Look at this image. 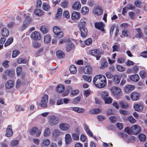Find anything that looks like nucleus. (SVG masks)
Segmentation results:
<instances>
[{
  "label": "nucleus",
  "instance_id": "f03ea898",
  "mask_svg": "<svg viewBox=\"0 0 147 147\" xmlns=\"http://www.w3.org/2000/svg\"><path fill=\"white\" fill-rule=\"evenodd\" d=\"M48 123L51 126L56 125L59 121V117L54 115L49 116L48 117Z\"/></svg>",
  "mask_w": 147,
  "mask_h": 147
},
{
  "label": "nucleus",
  "instance_id": "79ce46f5",
  "mask_svg": "<svg viewBox=\"0 0 147 147\" xmlns=\"http://www.w3.org/2000/svg\"><path fill=\"white\" fill-rule=\"evenodd\" d=\"M63 10L61 8L59 9L56 15V18L57 19H59L61 18L62 13Z\"/></svg>",
  "mask_w": 147,
  "mask_h": 147
},
{
  "label": "nucleus",
  "instance_id": "5fc2aeb1",
  "mask_svg": "<svg viewBox=\"0 0 147 147\" xmlns=\"http://www.w3.org/2000/svg\"><path fill=\"white\" fill-rule=\"evenodd\" d=\"M15 110L18 112H20V111H24L25 110L24 109L21 107L20 106L17 105L15 107Z\"/></svg>",
  "mask_w": 147,
  "mask_h": 147
},
{
  "label": "nucleus",
  "instance_id": "4468645a",
  "mask_svg": "<svg viewBox=\"0 0 147 147\" xmlns=\"http://www.w3.org/2000/svg\"><path fill=\"white\" fill-rule=\"evenodd\" d=\"M6 134L5 136L8 137H11L13 134V131L12 129L11 126L9 125H8L6 129Z\"/></svg>",
  "mask_w": 147,
  "mask_h": 147
},
{
  "label": "nucleus",
  "instance_id": "69168bd1",
  "mask_svg": "<svg viewBox=\"0 0 147 147\" xmlns=\"http://www.w3.org/2000/svg\"><path fill=\"white\" fill-rule=\"evenodd\" d=\"M105 75L107 77L108 79H111L113 76L112 74L109 71H107L105 73Z\"/></svg>",
  "mask_w": 147,
  "mask_h": 147
},
{
  "label": "nucleus",
  "instance_id": "f8f14e48",
  "mask_svg": "<svg viewBox=\"0 0 147 147\" xmlns=\"http://www.w3.org/2000/svg\"><path fill=\"white\" fill-rule=\"evenodd\" d=\"M94 26L96 28L101 30V31H105L104 27V24L102 22H96L94 23Z\"/></svg>",
  "mask_w": 147,
  "mask_h": 147
},
{
  "label": "nucleus",
  "instance_id": "a211bd4d",
  "mask_svg": "<svg viewBox=\"0 0 147 147\" xmlns=\"http://www.w3.org/2000/svg\"><path fill=\"white\" fill-rule=\"evenodd\" d=\"M140 94L137 92H132L130 94L131 99L134 101H136L140 97Z\"/></svg>",
  "mask_w": 147,
  "mask_h": 147
},
{
  "label": "nucleus",
  "instance_id": "412c9836",
  "mask_svg": "<svg viewBox=\"0 0 147 147\" xmlns=\"http://www.w3.org/2000/svg\"><path fill=\"white\" fill-rule=\"evenodd\" d=\"M76 133H73L72 134L73 139L75 140H78L79 139L80 131L77 129L76 131Z\"/></svg>",
  "mask_w": 147,
  "mask_h": 147
},
{
  "label": "nucleus",
  "instance_id": "338daca9",
  "mask_svg": "<svg viewBox=\"0 0 147 147\" xmlns=\"http://www.w3.org/2000/svg\"><path fill=\"white\" fill-rule=\"evenodd\" d=\"M128 120L132 123H134L136 122V119L131 116H130L128 117Z\"/></svg>",
  "mask_w": 147,
  "mask_h": 147
},
{
  "label": "nucleus",
  "instance_id": "864d4df0",
  "mask_svg": "<svg viewBox=\"0 0 147 147\" xmlns=\"http://www.w3.org/2000/svg\"><path fill=\"white\" fill-rule=\"evenodd\" d=\"M68 3L67 0H65L61 3V6L63 8H66L68 6Z\"/></svg>",
  "mask_w": 147,
  "mask_h": 147
},
{
  "label": "nucleus",
  "instance_id": "13d9d810",
  "mask_svg": "<svg viewBox=\"0 0 147 147\" xmlns=\"http://www.w3.org/2000/svg\"><path fill=\"white\" fill-rule=\"evenodd\" d=\"M20 53V51L16 49L13 51L12 52V57L15 58Z\"/></svg>",
  "mask_w": 147,
  "mask_h": 147
},
{
  "label": "nucleus",
  "instance_id": "4c0bfd02",
  "mask_svg": "<svg viewBox=\"0 0 147 147\" xmlns=\"http://www.w3.org/2000/svg\"><path fill=\"white\" fill-rule=\"evenodd\" d=\"M56 55L57 57L60 58H63L65 56L64 53L61 50L57 51Z\"/></svg>",
  "mask_w": 147,
  "mask_h": 147
},
{
  "label": "nucleus",
  "instance_id": "c756f323",
  "mask_svg": "<svg viewBox=\"0 0 147 147\" xmlns=\"http://www.w3.org/2000/svg\"><path fill=\"white\" fill-rule=\"evenodd\" d=\"M81 7V4L79 1L75 2L72 6V8L76 10L80 9Z\"/></svg>",
  "mask_w": 147,
  "mask_h": 147
},
{
  "label": "nucleus",
  "instance_id": "20e7f679",
  "mask_svg": "<svg viewBox=\"0 0 147 147\" xmlns=\"http://www.w3.org/2000/svg\"><path fill=\"white\" fill-rule=\"evenodd\" d=\"M24 16L25 19L22 25L19 28V29L20 30H24L28 26L31 20L30 18L27 14H25Z\"/></svg>",
  "mask_w": 147,
  "mask_h": 147
},
{
  "label": "nucleus",
  "instance_id": "37998d69",
  "mask_svg": "<svg viewBox=\"0 0 147 147\" xmlns=\"http://www.w3.org/2000/svg\"><path fill=\"white\" fill-rule=\"evenodd\" d=\"M69 70L70 73L72 74H75L77 72L76 67L74 65H71L70 66Z\"/></svg>",
  "mask_w": 147,
  "mask_h": 147
},
{
  "label": "nucleus",
  "instance_id": "f704fd0d",
  "mask_svg": "<svg viewBox=\"0 0 147 147\" xmlns=\"http://www.w3.org/2000/svg\"><path fill=\"white\" fill-rule=\"evenodd\" d=\"M56 90L57 92L62 93L64 91L65 87L63 85H59L56 87Z\"/></svg>",
  "mask_w": 147,
  "mask_h": 147
},
{
  "label": "nucleus",
  "instance_id": "72a5a7b5",
  "mask_svg": "<svg viewBox=\"0 0 147 147\" xmlns=\"http://www.w3.org/2000/svg\"><path fill=\"white\" fill-rule=\"evenodd\" d=\"M129 78L132 81L134 82H137L139 79V77L138 75L135 74L130 76Z\"/></svg>",
  "mask_w": 147,
  "mask_h": 147
},
{
  "label": "nucleus",
  "instance_id": "a19ab883",
  "mask_svg": "<svg viewBox=\"0 0 147 147\" xmlns=\"http://www.w3.org/2000/svg\"><path fill=\"white\" fill-rule=\"evenodd\" d=\"M51 40V37L49 34L45 35L44 38V42L45 43H48L50 42Z\"/></svg>",
  "mask_w": 147,
  "mask_h": 147
},
{
  "label": "nucleus",
  "instance_id": "774afa93",
  "mask_svg": "<svg viewBox=\"0 0 147 147\" xmlns=\"http://www.w3.org/2000/svg\"><path fill=\"white\" fill-rule=\"evenodd\" d=\"M92 40L91 38H89L84 41V43L87 45H88L91 44L92 43Z\"/></svg>",
  "mask_w": 147,
  "mask_h": 147
},
{
  "label": "nucleus",
  "instance_id": "a18cd8bd",
  "mask_svg": "<svg viewBox=\"0 0 147 147\" xmlns=\"http://www.w3.org/2000/svg\"><path fill=\"white\" fill-rule=\"evenodd\" d=\"M84 128L87 134L89 136H92V133L90 129L89 128L88 125L86 124L84 125Z\"/></svg>",
  "mask_w": 147,
  "mask_h": 147
},
{
  "label": "nucleus",
  "instance_id": "423d86ee",
  "mask_svg": "<svg viewBox=\"0 0 147 147\" xmlns=\"http://www.w3.org/2000/svg\"><path fill=\"white\" fill-rule=\"evenodd\" d=\"M89 53L91 55L95 57L97 60H98L101 57L102 52L99 49H95L90 50Z\"/></svg>",
  "mask_w": 147,
  "mask_h": 147
},
{
  "label": "nucleus",
  "instance_id": "ddd939ff",
  "mask_svg": "<svg viewBox=\"0 0 147 147\" xmlns=\"http://www.w3.org/2000/svg\"><path fill=\"white\" fill-rule=\"evenodd\" d=\"M14 82L13 80H9L5 83V87L7 89H11L14 86Z\"/></svg>",
  "mask_w": 147,
  "mask_h": 147
},
{
  "label": "nucleus",
  "instance_id": "2eb2a0df",
  "mask_svg": "<svg viewBox=\"0 0 147 147\" xmlns=\"http://www.w3.org/2000/svg\"><path fill=\"white\" fill-rule=\"evenodd\" d=\"M59 127L61 130L66 131L69 129L70 125L67 123H61L59 125Z\"/></svg>",
  "mask_w": 147,
  "mask_h": 147
},
{
  "label": "nucleus",
  "instance_id": "cd10ccee",
  "mask_svg": "<svg viewBox=\"0 0 147 147\" xmlns=\"http://www.w3.org/2000/svg\"><path fill=\"white\" fill-rule=\"evenodd\" d=\"M70 110H73L78 113H83L85 111V110L82 108L77 107H72L70 108Z\"/></svg>",
  "mask_w": 147,
  "mask_h": 147
},
{
  "label": "nucleus",
  "instance_id": "1a4fd4ad",
  "mask_svg": "<svg viewBox=\"0 0 147 147\" xmlns=\"http://www.w3.org/2000/svg\"><path fill=\"white\" fill-rule=\"evenodd\" d=\"M53 31L56 36L59 38L63 36V33L58 26H55L53 28Z\"/></svg>",
  "mask_w": 147,
  "mask_h": 147
},
{
  "label": "nucleus",
  "instance_id": "9d476101",
  "mask_svg": "<svg viewBox=\"0 0 147 147\" xmlns=\"http://www.w3.org/2000/svg\"><path fill=\"white\" fill-rule=\"evenodd\" d=\"M30 37L32 39L36 40H39L41 38L40 34L37 31L32 32L30 35Z\"/></svg>",
  "mask_w": 147,
  "mask_h": 147
},
{
  "label": "nucleus",
  "instance_id": "c85d7f7f",
  "mask_svg": "<svg viewBox=\"0 0 147 147\" xmlns=\"http://www.w3.org/2000/svg\"><path fill=\"white\" fill-rule=\"evenodd\" d=\"M68 43L67 44L66 47V49L67 51L68 52L70 51L73 48H74V45L71 41L69 39V41L68 42Z\"/></svg>",
  "mask_w": 147,
  "mask_h": 147
},
{
  "label": "nucleus",
  "instance_id": "3c124183",
  "mask_svg": "<svg viewBox=\"0 0 147 147\" xmlns=\"http://www.w3.org/2000/svg\"><path fill=\"white\" fill-rule=\"evenodd\" d=\"M108 63L105 60H102L101 63L100 68L101 69H103L107 67Z\"/></svg>",
  "mask_w": 147,
  "mask_h": 147
},
{
  "label": "nucleus",
  "instance_id": "c9c22d12",
  "mask_svg": "<svg viewBox=\"0 0 147 147\" xmlns=\"http://www.w3.org/2000/svg\"><path fill=\"white\" fill-rule=\"evenodd\" d=\"M4 76H8L11 77L13 76L14 74V72L13 71L7 69L5 71Z\"/></svg>",
  "mask_w": 147,
  "mask_h": 147
},
{
  "label": "nucleus",
  "instance_id": "b1692460",
  "mask_svg": "<svg viewBox=\"0 0 147 147\" xmlns=\"http://www.w3.org/2000/svg\"><path fill=\"white\" fill-rule=\"evenodd\" d=\"M113 80L114 83L116 84H117L120 82L121 76L120 75H115L113 76Z\"/></svg>",
  "mask_w": 147,
  "mask_h": 147
},
{
  "label": "nucleus",
  "instance_id": "bf43d9fd",
  "mask_svg": "<svg viewBox=\"0 0 147 147\" xmlns=\"http://www.w3.org/2000/svg\"><path fill=\"white\" fill-rule=\"evenodd\" d=\"M27 60L23 58H20L17 60V62L19 64L26 63H27Z\"/></svg>",
  "mask_w": 147,
  "mask_h": 147
},
{
  "label": "nucleus",
  "instance_id": "de8ad7c7",
  "mask_svg": "<svg viewBox=\"0 0 147 147\" xmlns=\"http://www.w3.org/2000/svg\"><path fill=\"white\" fill-rule=\"evenodd\" d=\"M42 9L45 11H48L51 8L50 5L46 3H42Z\"/></svg>",
  "mask_w": 147,
  "mask_h": 147
},
{
  "label": "nucleus",
  "instance_id": "393cba45",
  "mask_svg": "<svg viewBox=\"0 0 147 147\" xmlns=\"http://www.w3.org/2000/svg\"><path fill=\"white\" fill-rule=\"evenodd\" d=\"M65 142L66 144H69L72 141V139L70 134H67L65 136Z\"/></svg>",
  "mask_w": 147,
  "mask_h": 147
},
{
  "label": "nucleus",
  "instance_id": "e2e57ef3",
  "mask_svg": "<svg viewBox=\"0 0 147 147\" xmlns=\"http://www.w3.org/2000/svg\"><path fill=\"white\" fill-rule=\"evenodd\" d=\"M129 32L128 30L126 29H123L122 31V34L124 37H127Z\"/></svg>",
  "mask_w": 147,
  "mask_h": 147
},
{
  "label": "nucleus",
  "instance_id": "6e6d98bb",
  "mask_svg": "<svg viewBox=\"0 0 147 147\" xmlns=\"http://www.w3.org/2000/svg\"><path fill=\"white\" fill-rule=\"evenodd\" d=\"M119 104L121 107L123 108L126 109L128 107V104L126 102H123L122 101L120 102Z\"/></svg>",
  "mask_w": 147,
  "mask_h": 147
},
{
  "label": "nucleus",
  "instance_id": "09e8293b",
  "mask_svg": "<svg viewBox=\"0 0 147 147\" xmlns=\"http://www.w3.org/2000/svg\"><path fill=\"white\" fill-rule=\"evenodd\" d=\"M100 112V110L99 109H94L90 110L89 113L90 114H96L99 113Z\"/></svg>",
  "mask_w": 147,
  "mask_h": 147
},
{
  "label": "nucleus",
  "instance_id": "58836bf2",
  "mask_svg": "<svg viewBox=\"0 0 147 147\" xmlns=\"http://www.w3.org/2000/svg\"><path fill=\"white\" fill-rule=\"evenodd\" d=\"M84 80L88 82H90L92 81V77L91 76L84 75L82 76Z\"/></svg>",
  "mask_w": 147,
  "mask_h": 147
},
{
  "label": "nucleus",
  "instance_id": "8fccbe9b",
  "mask_svg": "<svg viewBox=\"0 0 147 147\" xmlns=\"http://www.w3.org/2000/svg\"><path fill=\"white\" fill-rule=\"evenodd\" d=\"M82 13L83 15H85L88 13L89 11V9L86 6L83 7L81 9Z\"/></svg>",
  "mask_w": 147,
  "mask_h": 147
},
{
  "label": "nucleus",
  "instance_id": "a878e982",
  "mask_svg": "<svg viewBox=\"0 0 147 147\" xmlns=\"http://www.w3.org/2000/svg\"><path fill=\"white\" fill-rule=\"evenodd\" d=\"M1 34L2 36L4 37H7L9 34V31L7 28H3L1 30Z\"/></svg>",
  "mask_w": 147,
  "mask_h": 147
},
{
  "label": "nucleus",
  "instance_id": "0eeeda50",
  "mask_svg": "<svg viewBox=\"0 0 147 147\" xmlns=\"http://www.w3.org/2000/svg\"><path fill=\"white\" fill-rule=\"evenodd\" d=\"M105 76L102 75H99L96 76L93 80V83L95 86L97 87V85L103 79H105Z\"/></svg>",
  "mask_w": 147,
  "mask_h": 147
},
{
  "label": "nucleus",
  "instance_id": "39448f33",
  "mask_svg": "<svg viewBox=\"0 0 147 147\" xmlns=\"http://www.w3.org/2000/svg\"><path fill=\"white\" fill-rule=\"evenodd\" d=\"M102 97L105 103L107 104L111 103L113 101L112 98L110 96H109V94L107 92L104 91L101 94Z\"/></svg>",
  "mask_w": 147,
  "mask_h": 147
},
{
  "label": "nucleus",
  "instance_id": "603ef678",
  "mask_svg": "<svg viewBox=\"0 0 147 147\" xmlns=\"http://www.w3.org/2000/svg\"><path fill=\"white\" fill-rule=\"evenodd\" d=\"M13 38H9L5 43L4 46L6 47L9 45H10L13 42Z\"/></svg>",
  "mask_w": 147,
  "mask_h": 147
},
{
  "label": "nucleus",
  "instance_id": "c03bdc74",
  "mask_svg": "<svg viewBox=\"0 0 147 147\" xmlns=\"http://www.w3.org/2000/svg\"><path fill=\"white\" fill-rule=\"evenodd\" d=\"M86 22L85 21L81 20L78 23V27L79 29L85 28Z\"/></svg>",
  "mask_w": 147,
  "mask_h": 147
},
{
  "label": "nucleus",
  "instance_id": "7ed1b4c3",
  "mask_svg": "<svg viewBox=\"0 0 147 147\" xmlns=\"http://www.w3.org/2000/svg\"><path fill=\"white\" fill-rule=\"evenodd\" d=\"M24 16L25 19L22 25L19 28V29L20 30H24L28 26L31 20L30 18L27 14H25Z\"/></svg>",
  "mask_w": 147,
  "mask_h": 147
},
{
  "label": "nucleus",
  "instance_id": "9b49d317",
  "mask_svg": "<svg viewBox=\"0 0 147 147\" xmlns=\"http://www.w3.org/2000/svg\"><path fill=\"white\" fill-rule=\"evenodd\" d=\"M103 12V10L101 7L100 6H97L94 7L93 9V13L97 16L101 15Z\"/></svg>",
  "mask_w": 147,
  "mask_h": 147
},
{
  "label": "nucleus",
  "instance_id": "052dcab7",
  "mask_svg": "<svg viewBox=\"0 0 147 147\" xmlns=\"http://www.w3.org/2000/svg\"><path fill=\"white\" fill-rule=\"evenodd\" d=\"M69 41V39L64 38L60 39L59 42V44H62L65 43H67Z\"/></svg>",
  "mask_w": 147,
  "mask_h": 147
},
{
  "label": "nucleus",
  "instance_id": "0e129e2a",
  "mask_svg": "<svg viewBox=\"0 0 147 147\" xmlns=\"http://www.w3.org/2000/svg\"><path fill=\"white\" fill-rule=\"evenodd\" d=\"M140 75L141 78H145L146 76V73L144 70H142L140 72Z\"/></svg>",
  "mask_w": 147,
  "mask_h": 147
},
{
  "label": "nucleus",
  "instance_id": "7c9ffc66",
  "mask_svg": "<svg viewBox=\"0 0 147 147\" xmlns=\"http://www.w3.org/2000/svg\"><path fill=\"white\" fill-rule=\"evenodd\" d=\"M80 30L81 32V36L82 37H85L87 36L88 31L86 27L80 29Z\"/></svg>",
  "mask_w": 147,
  "mask_h": 147
},
{
  "label": "nucleus",
  "instance_id": "4be33fe9",
  "mask_svg": "<svg viewBox=\"0 0 147 147\" xmlns=\"http://www.w3.org/2000/svg\"><path fill=\"white\" fill-rule=\"evenodd\" d=\"M80 17V14L78 12H74L72 14L71 18L73 20H78Z\"/></svg>",
  "mask_w": 147,
  "mask_h": 147
},
{
  "label": "nucleus",
  "instance_id": "473e14b6",
  "mask_svg": "<svg viewBox=\"0 0 147 147\" xmlns=\"http://www.w3.org/2000/svg\"><path fill=\"white\" fill-rule=\"evenodd\" d=\"M61 132L59 130L55 129L54 130L52 133V135L54 137H57L60 136Z\"/></svg>",
  "mask_w": 147,
  "mask_h": 147
},
{
  "label": "nucleus",
  "instance_id": "bb28decb",
  "mask_svg": "<svg viewBox=\"0 0 147 147\" xmlns=\"http://www.w3.org/2000/svg\"><path fill=\"white\" fill-rule=\"evenodd\" d=\"M105 79H103L97 85V87L98 88H102L105 87L107 85L106 79L105 77Z\"/></svg>",
  "mask_w": 147,
  "mask_h": 147
},
{
  "label": "nucleus",
  "instance_id": "4d7b16f0",
  "mask_svg": "<svg viewBox=\"0 0 147 147\" xmlns=\"http://www.w3.org/2000/svg\"><path fill=\"white\" fill-rule=\"evenodd\" d=\"M139 140L142 141L145 140L146 137L145 134H140L138 136Z\"/></svg>",
  "mask_w": 147,
  "mask_h": 147
},
{
  "label": "nucleus",
  "instance_id": "aec40b11",
  "mask_svg": "<svg viewBox=\"0 0 147 147\" xmlns=\"http://www.w3.org/2000/svg\"><path fill=\"white\" fill-rule=\"evenodd\" d=\"M143 105L141 103L136 104L134 106V110L138 111H142L143 109Z\"/></svg>",
  "mask_w": 147,
  "mask_h": 147
},
{
  "label": "nucleus",
  "instance_id": "f257e3e1",
  "mask_svg": "<svg viewBox=\"0 0 147 147\" xmlns=\"http://www.w3.org/2000/svg\"><path fill=\"white\" fill-rule=\"evenodd\" d=\"M125 131L129 134L136 135L139 133L141 131V128L139 126L134 125L131 127H127L125 128Z\"/></svg>",
  "mask_w": 147,
  "mask_h": 147
},
{
  "label": "nucleus",
  "instance_id": "f3484780",
  "mask_svg": "<svg viewBox=\"0 0 147 147\" xmlns=\"http://www.w3.org/2000/svg\"><path fill=\"white\" fill-rule=\"evenodd\" d=\"M111 90L113 93L115 95H119L121 93V90L119 87L115 86L112 88Z\"/></svg>",
  "mask_w": 147,
  "mask_h": 147
},
{
  "label": "nucleus",
  "instance_id": "e433bc0d",
  "mask_svg": "<svg viewBox=\"0 0 147 147\" xmlns=\"http://www.w3.org/2000/svg\"><path fill=\"white\" fill-rule=\"evenodd\" d=\"M51 134V131L49 128L47 127L45 129L43 136L45 137H47L49 136Z\"/></svg>",
  "mask_w": 147,
  "mask_h": 147
},
{
  "label": "nucleus",
  "instance_id": "680f3d73",
  "mask_svg": "<svg viewBox=\"0 0 147 147\" xmlns=\"http://www.w3.org/2000/svg\"><path fill=\"white\" fill-rule=\"evenodd\" d=\"M32 45L33 47L35 48H38L41 46L40 43L36 41L33 42Z\"/></svg>",
  "mask_w": 147,
  "mask_h": 147
},
{
  "label": "nucleus",
  "instance_id": "5701e85b",
  "mask_svg": "<svg viewBox=\"0 0 147 147\" xmlns=\"http://www.w3.org/2000/svg\"><path fill=\"white\" fill-rule=\"evenodd\" d=\"M50 143L49 140L48 139H43L41 143L40 146L41 147H45L49 146Z\"/></svg>",
  "mask_w": 147,
  "mask_h": 147
},
{
  "label": "nucleus",
  "instance_id": "49530a36",
  "mask_svg": "<svg viewBox=\"0 0 147 147\" xmlns=\"http://www.w3.org/2000/svg\"><path fill=\"white\" fill-rule=\"evenodd\" d=\"M40 30L42 33L45 34L48 32V29L47 26H43L40 28Z\"/></svg>",
  "mask_w": 147,
  "mask_h": 147
},
{
  "label": "nucleus",
  "instance_id": "2f4dec72",
  "mask_svg": "<svg viewBox=\"0 0 147 147\" xmlns=\"http://www.w3.org/2000/svg\"><path fill=\"white\" fill-rule=\"evenodd\" d=\"M34 13L36 15L38 16H41L44 14V11L40 9H35L34 11Z\"/></svg>",
  "mask_w": 147,
  "mask_h": 147
},
{
  "label": "nucleus",
  "instance_id": "dca6fc26",
  "mask_svg": "<svg viewBox=\"0 0 147 147\" xmlns=\"http://www.w3.org/2000/svg\"><path fill=\"white\" fill-rule=\"evenodd\" d=\"M92 69L90 66H85L83 69V71L86 74L91 75L92 73Z\"/></svg>",
  "mask_w": 147,
  "mask_h": 147
},
{
  "label": "nucleus",
  "instance_id": "6e6552de",
  "mask_svg": "<svg viewBox=\"0 0 147 147\" xmlns=\"http://www.w3.org/2000/svg\"><path fill=\"white\" fill-rule=\"evenodd\" d=\"M42 100L40 105L43 107H47V103L48 100V96L47 94L44 95L42 98Z\"/></svg>",
  "mask_w": 147,
  "mask_h": 147
},
{
  "label": "nucleus",
  "instance_id": "6ab92c4d",
  "mask_svg": "<svg viewBox=\"0 0 147 147\" xmlns=\"http://www.w3.org/2000/svg\"><path fill=\"white\" fill-rule=\"evenodd\" d=\"M135 87L134 85H126L124 88L125 92L127 93L130 91H132L134 89Z\"/></svg>",
  "mask_w": 147,
  "mask_h": 147
},
{
  "label": "nucleus",
  "instance_id": "ea45409f",
  "mask_svg": "<svg viewBox=\"0 0 147 147\" xmlns=\"http://www.w3.org/2000/svg\"><path fill=\"white\" fill-rule=\"evenodd\" d=\"M135 30L137 31V33L136 35V37L139 38L142 37L143 36V33L141 29L140 28H138L136 29Z\"/></svg>",
  "mask_w": 147,
  "mask_h": 147
}]
</instances>
